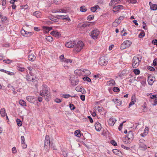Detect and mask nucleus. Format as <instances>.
Listing matches in <instances>:
<instances>
[{"label":"nucleus","instance_id":"1","mask_svg":"<svg viewBox=\"0 0 157 157\" xmlns=\"http://www.w3.org/2000/svg\"><path fill=\"white\" fill-rule=\"evenodd\" d=\"M42 90L40 91V95L42 96H44L45 100L47 101H49L51 98V95L48 90L49 89L47 85H44L42 86Z\"/></svg>","mask_w":157,"mask_h":157},{"label":"nucleus","instance_id":"2","mask_svg":"<svg viewBox=\"0 0 157 157\" xmlns=\"http://www.w3.org/2000/svg\"><path fill=\"white\" fill-rule=\"evenodd\" d=\"M142 58L140 56V57H137L134 56L132 60V66L133 68H136L139 65V63L141 60Z\"/></svg>","mask_w":157,"mask_h":157},{"label":"nucleus","instance_id":"3","mask_svg":"<svg viewBox=\"0 0 157 157\" xmlns=\"http://www.w3.org/2000/svg\"><path fill=\"white\" fill-rule=\"evenodd\" d=\"M108 61V59L107 57L102 56L100 57L98 63L101 66H105L107 64Z\"/></svg>","mask_w":157,"mask_h":157},{"label":"nucleus","instance_id":"4","mask_svg":"<svg viewBox=\"0 0 157 157\" xmlns=\"http://www.w3.org/2000/svg\"><path fill=\"white\" fill-rule=\"evenodd\" d=\"M75 46V49L77 52H78L83 48L84 44L82 41H79Z\"/></svg>","mask_w":157,"mask_h":157},{"label":"nucleus","instance_id":"5","mask_svg":"<svg viewBox=\"0 0 157 157\" xmlns=\"http://www.w3.org/2000/svg\"><path fill=\"white\" fill-rule=\"evenodd\" d=\"M99 33L100 32L98 29H94L91 31L90 36L92 38L95 40L98 38Z\"/></svg>","mask_w":157,"mask_h":157},{"label":"nucleus","instance_id":"6","mask_svg":"<svg viewBox=\"0 0 157 157\" xmlns=\"http://www.w3.org/2000/svg\"><path fill=\"white\" fill-rule=\"evenodd\" d=\"M26 99L28 101L33 103H35L37 101V98L33 96H27L26 97Z\"/></svg>","mask_w":157,"mask_h":157},{"label":"nucleus","instance_id":"7","mask_svg":"<svg viewBox=\"0 0 157 157\" xmlns=\"http://www.w3.org/2000/svg\"><path fill=\"white\" fill-rule=\"evenodd\" d=\"M125 137L128 139V141L129 143L131 142L134 138L133 132L131 131H129L128 133V134Z\"/></svg>","mask_w":157,"mask_h":157},{"label":"nucleus","instance_id":"8","mask_svg":"<svg viewBox=\"0 0 157 157\" xmlns=\"http://www.w3.org/2000/svg\"><path fill=\"white\" fill-rule=\"evenodd\" d=\"M69 80L71 85L73 86H75L77 85L78 84L79 82L78 79H75V78L74 77H70Z\"/></svg>","mask_w":157,"mask_h":157},{"label":"nucleus","instance_id":"9","mask_svg":"<svg viewBox=\"0 0 157 157\" xmlns=\"http://www.w3.org/2000/svg\"><path fill=\"white\" fill-rule=\"evenodd\" d=\"M76 44V42L75 41H70L66 43L65 46L68 48H73Z\"/></svg>","mask_w":157,"mask_h":157},{"label":"nucleus","instance_id":"10","mask_svg":"<svg viewBox=\"0 0 157 157\" xmlns=\"http://www.w3.org/2000/svg\"><path fill=\"white\" fill-rule=\"evenodd\" d=\"M21 33L23 36L27 37L30 36L32 34L31 32H28L24 30H21Z\"/></svg>","mask_w":157,"mask_h":157},{"label":"nucleus","instance_id":"11","mask_svg":"<svg viewBox=\"0 0 157 157\" xmlns=\"http://www.w3.org/2000/svg\"><path fill=\"white\" fill-rule=\"evenodd\" d=\"M51 34L56 37L59 38L61 36L60 33L57 30H53L51 33Z\"/></svg>","mask_w":157,"mask_h":157},{"label":"nucleus","instance_id":"12","mask_svg":"<svg viewBox=\"0 0 157 157\" xmlns=\"http://www.w3.org/2000/svg\"><path fill=\"white\" fill-rule=\"evenodd\" d=\"M57 19H61L62 20H67L68 21H70L71 19L67 15H57Z\"/></svg>","mask_w":157,"mask_h":157},{"label":"nucleus","instance_id":"13","mask_svg":"<svg viewBox=\"0 0 157 157\" xmlns=\"http://www.w3.org/2000/svg\"><path fill=\"white\" fill-rule=\"evenodd\" d=\"M123 9V6L121 5H117L113 7V11L114 12L118 11Z\"/></svg>","mask_w":157,"mask_h":157},{"label":"nucleus","instance_id":"14","mask_svg":"<svg viewBox=\"0 0 157 157\" xmlns=\"http://www.w3.org/2000/svg\"><path fill=\"white\" fill-rule=\"evenodd\" d=\"M117 120L115 118L111 117L109 118L108 121L109 124L112 126L114 125Z\"/></svg>","mask_w":157,"mask_h":157},{"label":"nucleus","instance_id":"15","mask_svg":"<svg viewBox=\"0 0 157 157\" xmlns=\"http://www.w3.org/2000/svg\"><path fill=\"white\" fill-rule=\"evenodd\" d=\"M153 78H155V77H153L152 76L150 75L148 77L147 81L148 84L150 85H152L154 82Z\"/></svg>","mask_w":157,"mask_h":157},{"label":"nucleus","instance_id":"16","mask_svg":"<svg viewBox=\"0 0 157 157\" xmlns=\"http://www.w3.org/2000/svg\"><path fill=\"white\" fill-rule=\"evenodd\" d=\"M110 80L106 82V85L108 86H113L115 85V81L113 79H110Z\"/></svg>","mask_w":157,"mask_h":157},{"label":"nucleus","instance_id":"17","mask_svg":"<svg viewBox=\"0 0 157 157\" xmlns=\"http://www.w3.org/2000/svg\"><path fill=\"white\" fill-rule=\"evenodd\" d=\"M95 127L96 130L100 131L101 130V124L98 122H96L95 124Z\"/></svg>","mask_w":157,"mask_h":157},{"label":"nucleus","instance_id":"18","mask_svg":"<svg viewBox=\"0 0 157 157\" xmlns=\"http://www.w3.org/2000/svg\"><path fill=\"white\" fill-rule=\"evenodd\" d=\"M36 58V57L34 54H31L28 56V59L32 61H34Z\"/></svg>","mask_w":157,"mask_h":157},{"label":"nucleus","instance_id":"19","mask_svg":"<svg viewBox=\"0 0 157 157\" xmlns=\"http://www.w3.org/2000/svg\"><path fill=\"white\" fill-rule=\"evenodd\" d=\"M0 113L2 117H4L6 115V112L5 109L4 108H2L0 110Z\"/></svg>","mask_w":157,"mask_h":157},{"label":"nucleus","instance_id":"20","mask_svg":"<svg viewBox=\"0 0 157 157\" xmlns=\"http://www.w3.org/2000/svg\"><path fill=\"white\" fill-rule=\"evenodd\" d=\"M113 101L115 102V103L118 106L122 104V101L120 100H119L118 99H113Z\"/></svg>","mask_w":157,"mask_h":157},{"label":"nucleus","instance_id":"21","mask_svg":"<svg viewBox=\"0 0 157 157\" xmlns=\"http://www.w3.org/2000/svg\"><path fill=\"white\" fill-rule=\"evenodd\" d=\"M32 82L31 84L33 86H35L36 87H37L38 81L36 80L33 78H32V81H31Z\"/></svg>","mask_w":157,"mask_h":157},{"label":"nucleus","instance_id":"22","mask_svg":"<svg viewBox=\"0 0 157 157\" xmlns=\"http://www.w3.org/2000/svg\"><path fill=\"white\" fill-rule=\"evenodd\" d=\"M148 132V128L147 127L145 128L144 132L140 134V136L142 137L145 136L147 135Z\"/></svg>","mask_w":157,"mask_h":157},{"label":"nucleus","instance_id":"23","mask_svg":"<svg viewBox=\"0 0 157 157\" xmlns=\"http://www.w3.org/2000/svg\"><path fill=\"white\" fill-rule=\"evenodd\" d=\"M51 143L50 142V138L48 136L46 135L45 136V139L44 140V144L45 145L46 144H50Z\"/></svg>","mask_w":157,"mask_h":157},{"label":"nucleus","instance_id":"24","mask_svg":"<svg viewBox=\"0 0 157 157\" xmlns=\"http://www.w3.org/2000/svg\"><path fill=\"white\" fill-rule=\"evenodd\" d=\"M0 71L2 72H3L4 73H5L6 74H7L8 75H14V73L13 72L5 70H4L3 69H1L0 70Z\"/></svg>","mask_w":157,"mask_h":157},{"label":"nucleus","instance_id":"25","mask_svg":"<svg viewBox=\"0 0 157 157\" xmlns=\"http://www.w3.org/2000/svg\"><path fill=\"white\" fill-rule=\"evenodd\" d=\"M123 42L124 43V44L127 48L129 47L132 44L131 41L129 40H126Z\"/></svg>","mask_w":157,"mask_h":157},{"label":"nucleus","instance_id":"26","mask_svg":"<svg viewBox=\"0 0 157 157\" xmlns=\"http://www.w3.org/2000/svg\"><path fill=\"white\" fill-rule=\"evenodd\" d=\"M90 22L89 21H86L85 23L82 24L81 26V28H85L87 26H89L90 25Z\"/></svg>","mask_w":157,"mask_h":157},{"label":"nucleus","instance_id":"27","mask_svg":"<svg viewBox=\"0 0 157 157\" xmlns=\"http://www.w3.org/2000/svg\"><path fill=\"white\" fill-rule=\"evenodd\" d=\"M99 8V7L98 5H96L93 7H91L90 8V10L92 12H95L97 9Z\"/></svg>","mask_w":157,"mask_h":157},{"label":"nucleus","instance_id":"28","mask_svg":"<svg viewBox=\"0 0 157 157\" xmlns=\"http://www.w3.org/2000/svg\"><path fill=\"white\" fill-rule=\"evenodd\" d=\"M121 23V21L119 20V19L115 20V21L113 23V25L114 26H118Z\"/></svg>","mask_w":157,"mask_h":157},{"label":"nucleus","instance_id":"29","mask_svg":"<svg viewBox=\"0 0 157 157\" xmlns=\"http://www.w3.org/2000/svg\"><path fill=\"white\" fill-rule=\"evenodd\" d=\"M135 98V96H132V101L129 103V108H130L131 106L133 105H134V104L135 102L136 101L134 98Z\"/></svg>","mask_w":157,"mask_h":157},{"label":"nucleus","instance_id":"30","mask_svg":"<svg viewBox=\"0 0 157 157\" xmlns=\"http://www.w3.org/2000/svg\"><path fill=\"white\" fill-rule=\"evenodd\" d=\"M80 132H81L79 130H76L74 132V134L78 137H80L81 136Z\"/></svg>","mask_w":157,"mask_h":157},{"label":"nucleus","instance_id":"31","mask_svg":"<svg viewBox=\"0 0 157 157\" xmlns=\"http://www.w3.org/2000/svg\"><path fill=\"white\" fill-rule=\"evenodd\" d=\"M150 8L152 10H155L157 9V5L156 4L150 5Z\"/></svg>","mask_w":157,"mask_h":157},{"label":"nucleus","instance_id":"32","mask_svg":"<svg viewBox=\"0 0 157 157\" xmlns=\"http://www.w3.org/2000/svg\"><path fill=\"white\" fill-rule=\"evenodd\" d=\"M40 13L38 11H36L33 13L34 16L38 18L40 17Z\"/></svg>","mask_w":157,"mask_h":157},{"label":"nucleus","instance_id":"33","mask_svg":"<svg viewBox=\"0 0 157 157\" xmlns=\"http://www.w3.org/2000/svg\"><path fill=\"white\" fill-rule=\"evenodd\" d=\"M113 151L116 155H120V154H121V151L117 149H113Z\"/></svg>","mask_w":157,"mask_h":157},{"label":"nucleus","instance_id":"34","mask_svg":"<svg viewBox=\"0 0 157 157\" xmlns=\"http://www.w3.org/2000/svg\"><path fill=\"white\" fill-rule=\"evenodd\" d=\"M19 104L21 105L26 106L27 105L26 104V102L23 100H20L19 101Z\"/></svg>","mask_w":157,"mask_h":157},{"label":"nucleus","instance_id":"35","mask_svg":"<svg viewBox=\"0 0 157 157\" xmlns=\"http://www.w3.org/2000/svg\"><path fill=\"white\" fill-rule=\"evenodd\" d=\"M32 76L29 75V74H28L26 75V80L29 81L31 82L32 81Z\"/></svg>","mask_w":157,"mask_h":157},{"label":"nucleus","instance_id":"36","mask_svg":"<svg viewBox=\"0 0 157 157\" xmlns=\"http://www.w3.org/2000/svg\"><path fill=\"white\" fill-rule=\"evenodd\" d=\"M80 10V11L82 12H85L87 10L86 7L84 6H81Z\"/></svg>","mask_w":157,"mask_h":157},{"label":"nucleus","instance_id":"37","mask_svg":"<svg viewBox=\"0 0 157 157\" xmlns=\"http://www.w3.org/2000/svg\"><path fill=\"white\" fill-rule=\"evenodd\" d=\"M49 147H50L53 150H57L56 146L53 143H51V144H49Z\"/></svg>","mask_w":157,"mask_h":157},{"label":"nucleus","instance_id":"38","mask_svg":"<svg viewBox=\"0 0 157 157\" xmlns=\"http://www.w3.org/2000/svg\"><path fill=\"white\" fill-rule=\"evenodd\" d=\"M145 33L144 31H142L139 35L138 37L140 38H142L145 36Z\"/></svg>","mask_w":157,"mask_h":157},{"label":"nucleus","instance_id":"39","mask_svg":"<svg viewBox=\"0 0 157 157\" xmlns=\"http://www.w3.org/2000/svg\"><path fill=\"white\" fill-rule=\"evenodd\" d=\"M46 39L48 41L50 42H52L53 40V38L50 36H46Z\"/></svg>","mask_w":157,"mask_h":157},{"label":"nucleus","instance_id":"40","mask_svg":"<svg viewBox=\"0 0 157 157\" xmlns=\"http://www.w3.org/2000/svg\"><path fill=\"white\" fill-rule=\"evenodd\" d=\"M44 29L47 32H48L49 31L52 29V27H50L44 26Z\"/></svg>","mask_w":157,"mask_h":157},{"label":"nucleus","instance_id":"41","mask_svg":"<svg viewBox=\"0 0 157 157\" xmlns=\"http://www.w3.org/2000/svg\"><path fill=\"white\" fill-rule=\"evenodd\" d=\"M83 79L84 81H86L89 82H91V79L89 77L87 76L84 77Z\"/></svg>","mask_w":157,"mask_h":157},{"label":"nucleus","instance_id":"42","mask_svg":"<svg viewBox=\"0 0 157 157\" xmlns=\"http://www.w3.org/2000/svg\"><path fill=\"white\" fill-rule=\"evenodd\" d=\"M71 96V95H70L69 94H63L62 95V97H63L65 98H68L69 97H70Z\"/></svg>","mask_w":157,"mask_h":157},{"label":"nucleus","instance_id":"43","mask_svg":"<svg viewBox=\"0 0 157 157\" xmlns=\"http://www.w3.org/2000/svg\"><path fill=\"white\" fill-rule=\"evenodd\" d=\"M16 122H17V124L18 126H21L22 125L21 121L20 119H17L16 120Z\"/></svg>","mask_w":157,"mask_h":157},{"label":"nucleus","instance_id":"44","mask_svg":"<svg viewBox=\"0 0 157 157\" xmlns=\"http://www.w3.org/2000/svg\"><path fill=\"white\" fill-rule=\"evenodd\" d=\"M133 72L135 75H139L140 73V71L139 70L137 69H135L133 70Z\"/></svg>","mask_w":157,"mask_h":157},{"label":"nucleus","instance_id":"45","mask_svg":"<svg viewBox=\"0 0 157 157\" xmlns=\"http://www.w3.org/2000/svg\"><path fill=\"white\" fill-rule=\"evenodd\" d=\"M126 122V121H123L122 123H121L120 124V125H119V126L118 127V130L120 131H121V132H122V131H121V129H122V126H123V123H124V122Z\"/></svg>","mask_w":157,"mask_h":157},{"label":"nucleus","instance_id":"46","mask_svg":"<svg viewBox=\"0 0 157 157\" xmlns=\"http://www.w3.org/2000/svg\"><path fill=\"white\" fill-rule=\"evenodd\" d=\"M94 17V16L90 15L87 17V19L88 20L91 21V20L93 19Z\"/></svg>","mask_w":157,"mask_h":157},{"label":"nucleus","instance_id":"47","mask_svg":"<svg viewBox=\"0 0 157 157\" xmlns=\"http://www.w3.org/2000/svg\"><path fill=\"white\" fill-rule=\"evenodd\" d=\"M124 43L123 42L121 45V49H124L127 48V47H126Z\"/></svg>","mask_w":157,"mask_h":157},{"label":"nucleus","instance_id":"48","mask_svg":"<svg viewBox=\"0 0 157 157\" xmlns=\"http://www.w3.org/2000/svg\"><path fill=\"white\" fill-rule=\"evenodd\" d=\"M116 4H117L114 1V0H111L110 2L109 3V5L110 6H113Z\"/></svg>","mask_w":157,"mask_h":157},{"label":"nucleus","instance_id":"49","mask_svg":"<svg viewBox=\"0 0 157 157\" xmlns=\"http://www.w3.org/2000/svg\"><path fill=\"white\" fill-rule=\"evenodd\" d=\"M3 61L5 63L10 64L12 62V60L9 59H4L3 60Z\"/></svg>","mask_w":157,"mask_h":157},{"label":"nucleus","instance_id":"50","mask_svg":"<svg viewBox=\"0 0 157 157\" xmlns=\"http://www.w3.org/2000/svg\"><path fill=\"white\" fill-rule=\"evenodd\" d=\"M127 1L129 3L134 4L136 3V0H127Z\"/></svg>","mask_w":157,"mask_h":157},{"label":"nucleus","instance_id":"51","mask_svg":"<svg viewBox=\"0 0 157 157\" xmlns=\"http://www.w3.org/2000/svg\"><path fill=\"white\" fill-rule=\"evenodd\" d=\"M49 147V144L45 145L44 144V148L45 150H46L47 151H48Z\"/></svg>","mask_w":157,"mask_h":157},{"label":"nucleus","instance_id":"52","mask_svg":"<svg viewBox=\"0 0 157 157\" xmlns=\"http://www.w3.org/2000/svg\"><path fill=\"white\" fill-rule=\"evenodd\" d=\"M113 90L114 92H118L119 91L120 89L118 87H115L113 88Z\"/></svg>","mask_w":157,"mask_h":157},{"label":"nucleus","instance_id":"53","mask_svg":"<svg viewBox=\"0 0 157 157\" xmlns=\"http://www.w3.org/2000/svg\"><path fill=\"white\" fill-rule=\"evenodd\" d=\"M110 143L114 146H117V142L114 140H111L110 141Z\"/></svg>","mask_w":157,"mask_h":157},{"label":"nucleus","instance_id":"54","mask_svg":"<svg viewBox=\"0 0 157 157\" xmlns=\"http://www.w3.org/2000/svg\"><path fill=\"white\" fill-rule=\"evenodd\" d=\"M69 107L71 110H74L75 109V107L74 105L71 104H69Z\"/></svg>","mask_w":157,"mask_h":157},{"label":"nucleus","instance_id":"55","mask_svg":"<svg viewBox=\"0 0 157 157\" xmlns=\"http://www.w3.org/2000/svg\"><path fill=\"white\" fill-rule=\"evenodd\" d=\"M140 147L143 148L144 150H145L147 148V146L146 145H145L144 144H142L140 145Z\"/></svg>","mask_w":157,"mask_h":157},{"label":"nucleus","instance_id":"56","mask_svg":"<svg viewBox=\"0 0 157 157\" xmlns=\"http://www.w3.org/2000/svg\"><path fill=\"white\" fill-rule=\"evenodd\" d=\"M27 68L29 71V73L30 75L31 76H33V73L32 72V69L31 67L29 66L27 67Z\"/></svg>","mask_w":157,"mask_h":157},{"label":"nucleus","instance_id":"57","mask_svg":"<svg viewBox=\"0 0 157 157\" xmlns=\"http://www.w3.org/2000/svg\"><path fill=\"white\" fill-rule=\"evenodd\" d=\"M63 61L67 63H71L72 62V61L71 59H67L66 58L64 59V60H63Z\"/></svg>","mask_w":157,"mask_h":157},{"label":"nucleus","instance_id":"58","mask_svg":"<svg viewBox=\"0 0 157 157\" xmlns=\"http://www.w3.org/2000/svg\"><path fill=\"white\" fill-rule=\"evenodd\" d=\"M153 64L154 66L157 65V58H155L154 59L153 61Z\"/></svg>","mask_w":157,"mask_h":157},{"label":"nucleus","instance_id":"59","mask_svg":"<svg viewBox=\"0 0 157 157\" xmlns=\"http://www.w3.org/2000/svg\"><path fill=\"white\" fill-rule=\"evenodd\" d=\"M22 9H26L28 8L29 6L28 5H22L21 6Z\"/></svg>","mask_w":157,"mask_h":157},{"label":"nucleus","instance_id":"60","mask_svg":"<svg viewBox=\"0 0 157 157\" xmlns=\"http://www.w3.org/2000/svg\"><path fill=\"white\" fill-rule=\"evenodd\" d=\"M55 101L56 103H59L62 101V100L60 99L56 98L55 99Z\"/></svg>","mask_w":157,"mask_h":157},{"label":"nucleus","instance_id":"61","mask_svg":"<svg viewBox=\"0 0 157 157\" xmlns=\"http://www.w3.org/2000/svg\"><path fill=\"white\" fill-rule=\"evenodd\" d=\"M82 89V87H80L79 86H77L76 87L75 90L79 92Z\"/></svg>","mask_w":157,"mask_h":157},{"label":"nucleus","instance_id":"62","mask_svg":"<svg viewBox=\"0 0 157 157\" xmlns=\"http://www.w3.org/2000/svg\"><path fill=\"white\" fill-rule=\"evenodd\" d=\"M61 0H54V2L56 4H59L61 2Z\"/></svg>","mask_w":157,"mask_h":157},{"label":"nucleus","instance_id":"63","mask_svg":"<svg viewBox=\"0 0 157 157\" xmlns=\"http://www.w3.org/2000/svg\"><path fill=\"white\" fill-rule=\"evenodd\" d=\"M148 69L151 71H154L155 70V69L152 67L151 66H149L148 67Z\"/></svg>","mask_w":157,"mask_h":157},{"label":"nucleus","instance_id":"64","mask_svg":"<svg viewBox=\"0 0 157 157\" xmlns=\"http://www.w3.org/2000/svg\"><path fill=\"white\" fill-rule=\"evenodd\" d=\"M152 43L155 45H157V40H153L152 41Z\"/></svg>","mask_w":157,"mask_h":157}]
</instances>
